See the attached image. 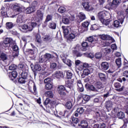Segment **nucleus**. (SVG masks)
Here are the masks:
<instances>
[{
	"label": "nucleus",
	"mask_w": 128,
	"mask_h": 128,
	"mask_svg": "<svg viewBox=\"0 0 128 128\" xmlns=\"http://www.w3.org/2000/svg\"><path fill=\"white\" fill-rule=\"evenodd\" d=\"M36 42H38V44H41L42 43V37L40 36V34H36Z\"/></svg>",
	"instance_id": "nucleus-37"
},
{
	"label": "nucleus",
	"mask_w": 128,
	"mask_h": 128,
	"mask_svg": "<svg viewBox=\"0 0 128 128\" xmlns=\"http://www.w3.org/2000/svg\"><path fill=\"white\" fill-rule=\"evenodd\" d=\"M99 27L96 24H94L91 26L90 30H98Z\"/></svg>",
	"instance_id": "nucleus-53"
},
{
	"label": "nucleus",
	"mask_w": 128,
	"mask_h": 128,
	"mask_svg": "<svg viewBox=\"0 0 128 128\" xmlns=\"http://www.w3.org/2000/svg\"><path fill=\"white\" fill-rule=\"evenodd\" d=\"M94 56L96 58H97L98 60L100 58H102V52H98L95 54Z\"/></svg>",
	"instance_id": "nucleus-57"
},
{
	"label": "nucleus",
	"mask_w": 128,
	"mask_h": 128,
	"mask_svg": "<svg viewBox=\"0 0 128 128\" xmlns=\"http://www.w3.org/2000/svg\"><path fill=\"white\" fill-rule=\"evenodd\" d=\"M46 62V58H44V56L42 57V56H41V58L39 59V62L40 64H42V62Z\"/></svg>",
	"instance_id": "nucleus-61"
},
{
	"label": "nucleus",
	"mask_w": 128,
	"mask_h": 128,
	"mask_svg": "<svg viewBox=\"0 0 128 128\" xmlns=\"http://www.w3.org/2000/svg\"><path fill=\"white\" fill-rule=\"evenodd\" d=\"M62 22L64 24H70V19L66 17H64L62 18Z\"/></svg>",
	"instance_id": "nucleus-49"
},
{
	"label": "nucleus",
	"mask_w": 128,
	"mask_h": 128,
	"mask_svg": "<svg viewBox=\"0 0 128 128\" xmlns=\"http://www.w3.org/2000/svg\"><path fill=\"white\" fill-rule=\"evenodd\" d=\"M100 22L102 24H104V26H108V24H110V18L108 19V18H106Z\"/></svg>",
	"instance_id": "nucleus-36"
},
{
	"label": "nucleus",
	"mask_w": 128,
	"mask_h": 128,
	"mask_svg": "<svg viewBox=\"0 0 128 128\" xmlns=\"http://www.w3.org/2000/svg\"><path fill=\"white\" fill-rule=\"evenodd\" d=\"M98 18L100 22L104 20L105 18H108V17L106 16V14L104 12H101L98 13Z\"/></svg>",
	"instance_id": "nucleus-16"
},
{
	"label": "nucleus",
	"mask_w": 128,
	"mask_h": 128,
	"mask_svg": "<svg viewBox=\"0 0 128 128\" xmlns=\"http://www.w3.org/2000/svg\"><path fill=\"white\" fill-rule=\"evenodd\" d=\"M66 106L68 110H70L72 108V102H68L66 104Z\"/></svg>",
	"instance_id": "nucleus-51"
},
{
	"label": "nucleus",
	"mask_w": 128,
	"mask_h": 128,
	"mask_svg": "<svg viewBox=\"0 0 128 128\" xmlns=\"http://www.w3.org/2000/svg\"><path fill=\"white\" fill-rule=\"evenodd\" d=\"M99 36L101 40H112V38L108 34H100L99 35Z\"/></svg>",
	"instance_id": "nucleus-17"
},
{
	"label": "nucleus",
	"mask_w": 128,
	"mask_h": 128,
	"mask_svg": "<svg viewBox=\"0 0 128 128\" xmlns=\"http://www.w3.org/2000/svg\"><path fill=\"white\" fill-rule=\"evenodd\" d=\"M88 42H82L81 45L77 44L72 50V54H75L77 58L82 56V53L80 52H86L88 48Z\"/></svg>",
	"instance_id": "nucleus-1"
},
{
	"label": "nucleus",
	"mask_w": 128,
	"mask_h": 128,
	"mask_svg": "<svg viewBox=\"0 0 128 128\" xmlns=\"http://www.w3.org/2000/svg\"><path fill=\"white\" fill-rule=\"evenodd\" d=\"M83 8H84L86 10H90V3L88 2H85L82 4Z\"/></svg>",
	"instance_id": "nucleus-41"
},
{
	"label": "nucleus",
	"mask_w": 128,
	"mask_h": 128,
	"mask_svg": "<svg viewBox=\"0 0 128 128\" xmlns=\"http://www.w3.org/2000/svg\"><path fill=\"white\" fill-rule=\"evenodd\" d=\"M0 58L2 60H8V56L6 54L0 52Z\"/></svg>",
	"instance_id": "nucleus-40"
},
{
	"label": "nucleus",
	"mask_w": 128,
	"mask_h": 128,
	"mask_svg": "<svg viewBox=\"0 0 128 128\" xmlns=\"http://www.w3.org/2000/svg\"><path fill=\"white\" fill-rule=\"evenodd\" d=\"M48 26L51 30H56V23L54 22H51L48 23Z\"/></svg>",
	"instance_id": "nucleus-30"
},
{
	"label": "nucleus",
	"mask_w": 128,
	"mask_h": 128,
	"mask_svg": "<svg viewBox=\"0 0 128 128\" xmlns=\"http://www.w3.org/2000/svg\"><path fill=\"white\" fill-rule=\"evenodd\" d=\"M78 126L82 128H88V121L86 120H82L80 124H78Z\"/></svg>",
	"instance_id": "nucleus-21"
},
{
	"label": "nucleus",
	"mask_w": 128,
	"mask_h": 128,
	"mask_svg": "<svg viewBox=\"0 0 128 128\" xmlns=\"http://www.w3.org/2000/svg\"><path fill=\"white\" fill-rule=\"evenodd\" d=\"M94 86L96 90H100V88H104V84H102V82H95L94 84Z\"/></svg>",
	"instance_id": "nucleus-26"
},
{
	"label": "nucleus",
	"mask_w": 128,
	"mask_h": 128,
	"mask_svg": "<svg viewBox=\"0 0 128 128\" xmlns=\"http://www.w3.org/2000/svg\"><path fill=\"white\" fill-rule=\"evenodd\" d=\"M76 38V34L71 33L68 36H67L68 40H74Z\"/></svg>",
	"instance_id": "nucleus-44"
},
{
	"label": "nucleus",
	"mask_w": 128,
	"mask_h": 128,
	"mask_svg": "<svg viewBox=\"0 0 128 128\" xmlns=\"http://www.w3.org/2000/svg\"><path fill=\"white\" fill-rule=\"evenodd\" d=\"M74 79H71L66 80L65 82V86L68 88V90H70V92L72 90V86H74Z\"/></svg>",
	"instance_id": "nucleus-8"
},
{
	"label": "nucleus",
	"mask_w": 128,
	"mask_h": 128,
	"mask_svg": "<svg viewBox=\"0 0 128 128\" xmlns=\"http://www.w3.org/2000/svg\"><path fill=\"white\" fill-rule=\"evenodd\" d=\"M8 70H16V65L14 64H11L9 66Z\"/></svg>",
	"instance_id": "nucleus-59"
},
{
	"label": "nucleus",
	"mask_w": 128,
	"mask_h": 128,
	"mask_svg": "<svg viewBox=\"0 0 128 128\" xmlns=\"http://www.w3.org/2000/svg\"><path fill=\"white\" fill-rule=\"evenodd\" d=\"M24 22V16L22 14L18 16L16 20V22L18 24H22Z\"/></svg>",
	"instance_id": "nucleus-34"
},
{
	"label": "nucleus",
	"mask_w": 128,
	"mask_h": 128,
	"mask_svg": "<svg viewBox=\"0 0 128 128\" xmlns=\"http://www.w3.org/2000/svg\"><path fill=\"white\" fill-rule=\"evenodd\" d=\"M117 116L120 120H123V118H124V112H118Z\"/></svg>",
	"instance_id": "nucleus-39"
},
{
	"label": "nucleus",
	"mask_w": 128,
	"mask_h": 128,
	"mask_svg": "<svg viewBox=\"0 0 128 128\" xmlns=\"http://www.w3.org/2000/svg\"><path fill=\"white\" fill-rule=\"evenodd\" d=\"M78 18H79V20H77L76 21V22L78 24L82 22L86 18V14H84L82 12L79 13L78 15Z\"/></svg>",
	"instance_id": "nucleus-12"
},
{
	"label": "nucleus",
	"mask_w": 128,
	"mask_h": 128,
	"mask_svg": "<svg viewBox=\"0 0 128 128\" xmlns=\"http://www.w3.org/2000/svg\"><path fill=\"white\" fill-rule=\"evenodd\" d=\"M58 94H60L62 96H66V94H70V89H68L66 88L64 85H60L58 88Z\"/></svg>",
	"instance_id": "nucleus-2"
},
{
	"label": "nucleus",
	"mask_w": 128,
	"mask_h": 128,
	"mask_svg": "<svg viewBox=\"0 0 128 128\" xmlns=\"http://www.w3.org/2000/svg\"><path fill=\"white\" fill-rule=\"evenodd\" d=\"M90 24V22H84L82 24V26L84 28H88Z\"/></svg>",
	"instance_id": "nucleus-63"
},
{
	"label": "nucleus",
	"mask_w": 128,
	"mask_h": 128,
	"mask_svg": "<svg viewBox=\"0 0 128 128\" xmlns=\"http://www.w3.org/2000/svg\"><path fill=\"white\" fill-rule=\"evenodd\" d=\"M28 73L26 72L23 71L20 75V76L18 78V82L20 84H24L28 82Z\"/></svg>",
	"instance_id": "nucleus-4"
},
{
	"label": "nucleus",
	"mask_w": 128,
	"mask_h": 128,
	"mask_svg": "<svg viewBox=\"0 0 128 128\" xmlns=\"http://www.w3.org/2000/svg\"><path fill=\"white\" fill-rule=\"evenodd\" d=\"M114 105L112 102L110 100L107 101L105 102V106L106 110H110L112 108V106Z\"/></svg>",
	"instance_id": "nucleus-25"
},
{
	"label": "nucleus",
	"mask_w": 128,
	"mask_h": 128,
	"mask_svg": "<svg viewBox=\"0 0 128 128\" xmlns=\"http://www.w3.org/2000/svg\"><path fill=\"white\" fill-rule=\"evenodd\" d=\"M56 62L50 63V68H52V70H56Z\"/></svg>",
	"instance_id": "nucleus-60"
},
{
	"label": "nucleus",
	"mask_w": 128,
	"mask_h": 128,
	"mask_svg": "<svg viewBox=\"0 0 128 128\" xmlns=\"http://www.w3.org/2000/svg\"><path fill=\"white\" fill-rule=\"evenodd\" d=\"M78 122V118H72V122L71 124L72 126H76V124Z\"/></svg>",
	"instance_id": "nucleus-35"
},
{
	"label": "nucleus",
	"mask_w": 128,
	"mask_h": 128,
	"mask_svg": "<svg viewBox=\"0 0 128 128\" xmlns=\"http://www.w3.org/2000/svg\"><path fill=\"white\" fill-rule=\"evenodd\" d=\"M100 79L102 82H106V75L104 73L100 72L98 74Z\"/></svg>",
	"instance_id": "nucleus-33"
},
{
	"label": "nucleus",
	"mask_w": 128,
	"mask_h": 128,
	"mask_svg": "<svg viewBox=\"0 0 128 128\" xmlns=\"http://www.w3.org/2000/svg\"><path fill=\"white\" fill-rule=\"evenodd\" d=\"M116 63L118 68H120L122 66V58L116 59Z\"/></svg>",
	"instance_id": "nucleus-46"
},
{
	"label": "nucleus",
	"mask_w": 128,
	"mask_h": 128,
	"mask_svg": "<svg viewBox=\"0 0 128 128\" xmlns=\"http://www.w3.org/2000/svg\"><path fill=\"white\" fill-rule=\"evenodd\" d=\"M34 12H36V6H34L28 7L26 10V12L28 14H32Z\"/></svg>",
	"instance_id": "nucleus-22"
},
{
	"label": "nucleus",
	"mask_w": 128,
	"mask_h": 128,
	"mask_svg": "<svg viewBox=\"0 0 128 128\" xmlns=\"http://www.w3.org/2000/svg\"><path fill=\"white\" fill-rule=\"evenodd\" d=\"M82 56H86V58H94V54L92 52L88 53V52L82 53Z\"/></svg>",
	"instance_id": "nucleus-29"
},
{
	"label": "nucleus",
	"mask_w": 128,
	"mask_h": 128,
	"mask_svg": "<svg viewBox=\"0 0 128 128\" xmlns=\"http://www.w3.org/2000/svg\"><path fill=\"white\" fill-rule=\"evenodd\" d=\"M118 18L119 20V21L115 20L114 22V28H118V26H121L120 25V22L121 24H122L124 20V15H119L118 16Z\"/></svg>",
	"instance_id": "nucleus-5"
},
{
	"label": "nucleus",
	"mask_w": 128,
	"mask_h": 128,
	"mask_svg": "<svg viewBox=\"0 0 128 128\" xmlns=\"http://www.w3.org/2000/svg\"><path fill=\"white\" fill-rule=\"evenodd\" d=\"M86 41L88 42H90V44H89V46H90L91 48H93V46H94V44L98 42V41L94 40V37L90 36L88 38H87L86 39Z\"/></svg>",
	"instance_id": "nucleus-7"
},
{
	"label": "nucleus",
	"mask_w": 128,
	"mask_h": 128,
	"mask_svg": "<svg viewBox=\"0 0 128 128\" xmlns=\"http://www.w3.org/2000/svg\"><path fill=\"white\" fill-rule=\"evenodd\" d=\"M45 96L50 98H54V94L52 91H47L45 92Z\"/></svg>",
	"instance_id": "nucleus-38"
},
{
	"label": "nucleus",
	"mask_w": 128,
	"mask_h": 128,
	"mask_svg": "<svg viewBox=\"0 0 128 128\" xmlns=\"http://www.w3.org/2000/svg\"><path fill=\"white\" fill-rule=\"evenodd\" d=\"M84 99V96H82V94H79L78 96L77 97V102H82V100Z\"/></svg>",
	"instance_id": "nucleus-58"
},
{
	"label": "nucleus",
	"mask_w": 128,
	"mask_h": 128,
	"mask_svg": "<svg viewBox=\"0 0 128 128\" xmlns=\"http://www.w3.org/2000/svg\"><path fill=\"white\" fill-rule=\"evenodd\" d=\"M68 111H66L64 110V112L60 111L58 112V114L59 115H56V114H55V116L57 117V118H64L66 115V118H68Z\"/></svg>",
	"instance_id": "nucleus-15"
},
{
	"label": "nucleus",
	"mask_w": 128,
	"mask_h": 128,
	"mask_svg": "<svg viewBox=\"0 0 128 128\" xmlns=\"http://www.w3.org/2000/svg\"><path fill=\"white\" fill-rule=\"evenodd\" d=\"M118 0H113L112 2L111 6H118Z\"/></svg>",
	"instance_id": "nucleus-62"
},
{
	"label": "nucleus",
	"mask_w": 128,
	"mask_h": 128,
	"mask_svg": "<svg viewBox=\"0 0 128 128\" xmlns=\"http://www.w3.org/2000/svg\"><path fill=\"white\" fill-rule=\"evenodd\" d=\"M44 42H50L52 40V38L50 35H46L43 38Z\"/></svg>",
	"instance_id": "nucleus-31"
},
{
	"label": "nucleus",
	"mask_w": 128,
	"mask_h": 128,
	"mask_svg": "<svg viewBox=\"0 0 128 128\" xmlns=\"http://www.w3.org/2000/svg\"><path fill=\"white\" fill-rule=\"evenodd\" d=\"M76 111L77 112H78L80 114H82L84 112V108L80 107L76 110Z\"/></svg>",
	"instance_id": "nucleus-54"
},
{
	"label": "nucleus",
	"mask_w": 128,
	"mask_h": 128,
	"mask_svg": "<svg viewBox=\"0 0 128 128\" xmlns=\"http://www.w3.org/2000/svg\"><path fill=\"white\" fill-rule=\"evenodd\" d=\"M44 58L45 60H46L47 61L48 60H50V58H54V56H52V54H50L46 53L44 55Z\"/></svg>",
	"instance_id": "nucleus-50"
},
{
	"label": "nucleus",
	"mask_w": 128,
	"mask_h": 128,
	"mask_svg": "<svg viewBox=\"0 0 128 128\" xmlns=\"http://www.w3.org/2000/svg\"><path fill=\"white\" fill-rule=\"evenodd\" d=\"M64 74L66 76V78L68 80H72V73L70 70H65L64 71Z\"/></svg>",
	"instance_id": "nucleus-28"
},
{
	"label": "nucleus",
	"mask_w": 128,
	"mask_h": 128,
	"mask_svg": "<svg viewBox=\"0 0 128 128\" xmlns=\"http://www.w3.org/2000/svg\"><path fill=\"white\" fill-rule=\"evenodd\" d=\"M62 28L63 30L64 38H66V36L70 33V30H68V28L66 26H62Z\"/></svg>",
	"instance_id": "nucleus-20"
},
{
	"label": "nucleus",
	"mask_w": 128,
	"mask_h": 128,
	"mask_svg": "<svg viewBox=\"0 0 128 128\" xmlns=\"http://www.w3.org/2000/svg\"><path fill=\"white\" fill-rule=\"evenodd\" d=\"M12 39L6 38L4 40L3 42H4V44H12Z\"/></svg>",
	"instance_id": "nucleus-48"
},
{
	"label": "nucleus",
	"mask_w": 128,
	"mask_h": 128,
	"mask_svg": "<svg viewBox=\"0 0 128 128\" xmlns=\"http://www.w3.org/2000/svg\"><path fill=\"white\" fill-rule=\"evenodd\" d=\"M8 76L11 80H14L18 76V72L16 71H12L9 72Z\"/></svg>",
	"instance_id": "nucleus-14"
},
{
	"label": "nucleus",
	"mask_w": 128,
	"mask_h": 128,
	"mask_svg": "<svg viewBox=\"0 0 128 128\" xmlns=\"http://www.w3.org/2000/svg\"><path fill=\"white\" fill-rule=\"evenodd\" d=\"M36 22H32L31 23V26H30V30H29V32H32V30L34 28H36Z\"/></svg>",
	"instance_id": "nucleus-56"
},
{
	"label": "nucleus",
	"mask_w": 128,
	"mask_h": 128,
	"mask_svg": "<svg viewBox=\"0 0 128 128\" xmlns=\"http://www.w3.org/2000/svg\"><path fill=\"white\" fill-rule=\"evenodd\" d=\"M0 48H8L10 46L8 44H6V43H4V42H0Z\"/></svg>",
	"instance_id": "nucleus-43"
},
{
	"label": "nucleus",
	"mask_w": 128,
	"mask_h": 128,
	"mask_svg": "<svg viewBox=\"0 0 128 128\" xmlns=\"http://www.w3.org/2000/svg\"><path fill=\"white\" fill-rule=\"evenodd\" d=\"M62 60L64 62V64H66L68 66H72V61L68 59H66V57H62Z\"/></svg>",
	"instance_id": "nucleus-24"
},
{
	"label": "nucleus",
	"mask_w": 128,
	"mask_h": 128,
	"mask_svg": "<svg viewBox=\"0 0 128 128\" xmlns=\"http://www.w3.org/2000/svg\"><path fill=\"white\" fill-rule=\"evenodd\" d=\"M34 70L36 72H40L42 70V66L39 64H36L34 66Z\"/></svg>",
	"instance_id": "nucleus-47"
},
{
	"label": "nucleus",
	"mask_w": 128,
	"mask_h": 128,
	"mask_svg": "<svg viewBox=\"0 0 128 128\" xmlns=\"http://www.w3.org/2000/svg\"><path fill=\"white\" fill-rule=\"evenodd\" d=\"M83 98L84 100L86 102H88V100H90V97L88 96V95H84L83 96Z\"/></svg>",
	"instance_id": "nucleus-64"
},
{
	"label": "nucleus",
	"mask_w": 128,
	"mask_h": 128,
	"mask_svg": "<svg viewBox=\"0 0 128 128\" xmlns=\"http://www.w3.org/2000/svg\"><path fill=\"white\" fill-rule=\"evenodd\" d=\"M114 86L116 92H122V90H124V86H122V84H120V83L118 82H114ZM120 86H122L121 88Z\"/></svg>",
	"instance_id": "nucleus-10"
},
{
	"label": "nucleus",
	"mask_w": 128,
	"mask_h": 128,
	"mask_svg": "<svg viewBox=\"0 0 128 128\" xmlns=\"http://www.w3.org/2000/svg\"><path fill=\"white\" fill-rule=\"evenodd\" d=\"M95 116L97 118H102V113L100 110L95 112Z\"/></svg>",
	"instance_id": "nucleus-45"
},
{
	"label": "nucleus",
	"mask_w": 128,
	"mask_h": 128,
	"mask_svg": "<svg viewBox=\"0 0 128 128\" xmlns=\"http://www.w3.org/2000/svg\"><path fill=\"white\" fill-rule=\"evenodd\" d=\"M66 10V9L64 6H60L58 9V12L60 14H64V12H65Z\"/></svg>",
	"instance_id": "nucleus-52"
},
{
	"label": "nucleus",
	"mask_w": 128,
	"mask_h": 128,
	"mask_svg": "<svg viewBox=\"0 0 128 128\" xmlns=\"http://www.w3.org/2000/svg\"><path fill=\"white\" fill-rule=\"evenodd\" d=\"M28 80V86H30V84L33 85L34 94H38V91H36V84L34 82V80H32V79H29Z\"/></svg>",
	"instance_id": "nucleus-19"
},
{
	"label": "nucleus",
	"mask_w": 128,
	"mask_h": 128,
	"mask_svg": "<svg viewBox=\"0 0 128 128\" xmlns=\"http://www.w3.org/2000/svg\"><path fill=\"white\" fill-rule=\"evenodd\" d=\"M90 74V71L88 68L84 69L83 70L82 74H84V76H88Z\"/></svg>",
	"instance_id": "nucleus-55"
},
{
	"label": "nucleus",
	"mask_w": 128,
	"mask_h": 128,
	"mask_svg": "<svg viewBox=\"0 0 128 128\" xmlns=\"http://www.w3.org/2000/svg\"><path fill=\"white\" fill-rule=\"evenodd\" d=\"M36 14L40 20H42L44 18V13L41 10H38L36 12Z\"/></svg>",
	"instance_id": "nucleus-42"
},
{
	"label": "nucleus",
	"mask_w": 128,
	"mask_h": 128,
	"mask_svg": "<svg viewBox=\"0 0 128 128\" xmlns=\"http://www.w3.org/2000/svg\"><path fill=\"white\" fill-rule=\"evenodd\" d=\"M6 26L7 30H12L14 26V25L12 22H7L6 24Z\"/></svg>",
	"instance_id": "nucleus-32"
},
{
	"label": "nucleus",
	"mask_w": 128,
	"mask_h": 128,
	"mask_svg": "<svg viewBox=\"0 0 128 128\" xmlns=\"http://www.w3.org/2000/svg\"><path fill=\"white\" fill-rule=\"evenodd\" d=\"M44 83L45 84V88L47 90H50L52 88V78H47L44 80Z\"/></svg>",
	"instance_id": "nucleus-6"
},
{
	"label": "nucleus",
	"mask_w": 128,
	"mask_h": 128,
	"mask_svg": "<svg viewBox=\"0 0 128 128\" xmlns=\"http://www.w3.org/2000/svg\"><path fill=\"white\" fill-rule=\"evenodd\" d=\"M54 78H64V72L60 71H56L54 73Z\"/></svg>",
	"instance_id": "nucleus-18"
},
{
	"label": "nucleus",
	"mask_w": 128,
	"mask_h": 128,
	"mask_svg": "<svg viewBox=\"0 0 128 128\" xmlns=\"http://www.w3.org/2000/svg\"><path fill=\"white\" fill-rule=\"evenodd\" d=\"M50 20H52V14L47 15L44 22V26H48V22H50Z\"/></svg>",
	"instance_id": "nucleus-27"
},
{
	"label": "nucleus",
	"mask_w": 128,
	"mask_h": 128,
	"mask_svg": "<svg viewBox=\"0 0 128 128\" xmlns=\"http://www.w3.org/2000/svg\"><path fill=\"white\" fill-rule=\"evenodd\" d=\"M10 46H11V48L13 50V58H18V54H20V49L18 46L16 45V43L14 42H12Z\"/></svg>",
	"instance_id": "nucleus-3"
},
{
	"label": "nucleus",
	"mask_w": 128,
	"mask_h": 128,
	"mask_svg": "<svg viewBox=\"0 0 128 128\" xmlns=\"http://www.w3.org/2000/svg\"><path fill=\"white\" fill-rule=\"evenodd\" d=\"M0 16L4 18H8V11L6 9V7L2 6L0 9Z\"/></svg>",
	"instance_id": "nucleus-11"
},
{
	"label": "nucleus",
	"mask_w": 128,
	"mask_h": 128,
	"mask_svg": "<svg viewBox=\"0 0 128 128\" xmlns=\"http://www.w3.org/2000/svg\"><path fill=\"white\" fill-rule=\"evenodd\" d=\"M34 50L30 48H27L24 51V54L27 56H32L34 54Z\"/></svg>",
	"instance_id": "nucleus-23"
},
{
	"label": "nucleus",
	"mask_w": 128,
	"mask_h": 128,
	"mask_svg": "<svg viewBox=\"0 0 128 128\" xmlns=\"http://www.w3.org/2000/svg\"><path fill=\"white\" fill-rule=\"evenodd\" d=\"M85 88L87 90H89L90 92H98V90H96V88L94 85L89 84L88 83L85 84Z\"/></svg>",
	"instance_id": "nucleus-9"
},
{
	"label": "nucleus",
	"mask_w": 128,
	"mask_h": 128,
	"mask_svg": "<svg viewBox=\"0 0 128 128\" xmlns=\"http://www.w3.org/2000/svg\"><path fill=\"white\" fill-rule=\"evenodd\" d=\"M100 67L102 70H108L110 68V64L106 62H104L100 64Z\"/></svg>",
	"instance_id": "nucleus-13"
}]
</instances>
